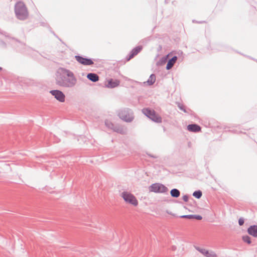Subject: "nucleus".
<instances>
[{
    "mask_svg": "<svg viewBox=\"0 0 257 257\" xmlns=\"http://www.w3.org/2000/svg\"><path fill=\"white\" fill-rule=\"evenodd\" d=\"M77 79L71 71L60 68L57 72L56 84L60 87H72L76 84Z\"/></svg>",
    "mask_w": 257,
    "mask_h": 257,
    "instance_id": "obj_1",
    "label": "nucleus"
},
{
    "mask_svg": "<svg viewBox=\"0 0 257 257\" xmlns=\"http://www.w3.org/2000/svg\"><path fill=\"white\" fill-rule=\"evenodd\" d=\"M17 17L20 20H25L28 16V11L25 4L22 2L16 3L15 8Z\"/></svg>",
    "mask_w": 257,
    "mask_h": 257,
    "instance_id": "obj_2",
    "label": "nucleus"
},
{
    "mask_svg": "<svg viewBox=\"0 0 257 257\" xmlns=\"http://www.w3.org/2000/svg\"><path fill=\"white\" fill-rule=\"evenodd\" d=\"M120 196L122 198L124 201L126 203L130 204L134 207L138 205L139 202L136 196L130 192L123 191Z\"/></svg>",
    "mask_w": 257,
    "mask_h": 257,
    "instance_id": "obj_3",
    "label": "nucleus"
},
{
    "mask_svg": "<svg viewBox=\"0 0 257 257\" xmlns=\"http://www.w3.org/2000/svg\"><path fill=\"white\" fill-rule=\"evenodd\" d=\"M143 112L151 119L156 122H161L162 121V118L153 110H151L148 108H145L143 109Z\"/></svg>",
    "mask_w": 257,
    "mask_h": 257,
    "instance_id": "obj_4",
    "label": "nucleus"
},
{
    "mask_svg": "<svg viewBox=\"0 0 257 257\" xmlns=\"http://www.w3.org/2000/svg\"><path fill=\"white\" fill-rule=\"evenodd\" d=\"M150 190L156 193H163L167 191V188L162 184L156 183L150 186Z\"/></svg>",
    "mask_w": 257,
    "mask_h": 257,
    "instance_id": "obj_5",
    "label": "nucleus"
},
{
    "mask_svg": "<svg viewBox=\"0 0 257 257\" xmlns=\"http://www.w3.org/2000/svg\"><path fill=\"white\" fill-rule=\"evenodd\" d=\"M50 93L59 101L61 102L65 101V96L62 91L58 90H51Z\"/></svg>",
    "mask_w": 257,
    "mask_h": 257,
    "instance_id": "obj_6",
    "label": "nucleus"
},
{
    "mask_svg": "<svg viewBox=\"0 0 257 257\" xmlns=\"http://www.w3.org/2000/svg\"><path fill=\"white\" fill-rule=\"evenodd\" d=\"M120 118L125 121L130 122L133 119L132 114L127 110H122L119 113Z\"/></svg>",
    "mask_w": 257,
    "mask_h": 257,
    "instance_id": "obj_7",
    "label": "nucleus"
},
{
    "mask_svg": "<svg viewBox=\"0 0 257 257\" xmlns=\"http://www.w3.org/2000/svg\"><path fill=\"white\" fill-rule=\"evenodd\" d=\"M75 59L79 63L84 65H91L93 64V62L91 59L83 58L79 56H76Z\"/></svg>",
    "mask_w": 257,
    "mask_h": 257,
    "instance_id": "obj_8",
    "label": "nucleus"
},
{
    "mask_svg": "<svg viewBox=\"0 0 257 257\" xmlns=\"http://www.w3.org/2000/svg\"><path fill=\"white\" fill-rule=\"evenodd\" d=\"M119 81L116 79H109L107 80L105 84L106 87L114 88L119 85Z\"/></svg>",
    "mask_w": 257,
    "mask_h": 257,
    "instance_id": "obj_9",
    "label": "nucleus"
},
{
    "mask_svg": "<svg viewBox=\"0 0 257 257\" xmlns=\"http://www.w3.org/2000/svg\"><path fill=\"white\" fill-rule=\"evenodd\" d=\"M188 130L190 132H198L201 131V127L197 124H189L187 126Z\"/></svg>",
    "mask_w": 257,
    "mask_h": 257,
    "instance_id": "obj_10",
    "label": "nucleus"
},
{
    "mask_svg": "<svg viewBox=\"0 0 257 257\" xmlns=\"http://www.w3.org/2000/svg\"><path fill=\"white\" fill-rule=\"evenodd\" d=\"M247 232L250 235L257 237V225L250 226L247 229Z\"/></svg>",
    "mask_w": 257,
    "mask_h": 257,
    "instance_id": "obj_11",
    "label": "nucleus"
},
{
    "mask_svg": "<svg viewBox=\"0 0 257 257\" xmlns=\"http://www.w3.org/2000/svg\"><path fill=\"white\" fill-rule=\"evenodd\" d=\"M142 49V47L141 46H139L135 49H134L132 51L131 55L128 59H127V61H129L131 59L133 58L135 55H137L138 53H139L141 50Z\"/></svg>",
    "mask_w": 257,
    "mask_h": 257,
    "instance_id": "obj_12",
    "label": "nucleus"
},
{
    "mask_svg": "<svg viewBox=\"0 0 257 257\" xmlns=\"http://www.w3.org/2000/svg\"><path fill=\"white\" fill-rule=\"evenodd\" d=\"M177 60V57L176 56H174L171 59H170L167 64L166 69L167 70L170 69L175 63Z\"/></svg>",
    "mask_w": 257,
    "mask_h": 257,
    "instance_id": "obj_13",
    "label": "nucleus"
},
{
    "mask_svg": "<svg viewBox=\"0 0 257 257\" xmlns=\"http://www.w3.org/2000/svg\"><path fill=\"white\" fill-rule=\"evenodd\" d=\"M87 77L88 79L93 82H96L99 79L98 75L94 73H89L87 74Z\"/></svg>",
    "mask_w": 257,
    "mask_h": 257,
    "instance_id": "obj_14",
    "label": "nucleus"
},
{
    "mask_svg": "<svg viewBox=\"0 0 257 257\" xmlns=\"http://www.w3.org/2000/svg\"><path fill=\"white\" fill-rule=\"evenodd\" d=\"M156 81V76L154 74H152L151 75V76H150L149 79L148 80V81L147 82H144V84H147L148 85H151L152 84H153Z\"/></svg>",
    "mask_w": 257,
    "mask_h": 257,
    "instance_id": "obj_15",
    "label": "nucleus"
},
{
    "mask_svg": "<svg viewBox=\"0 0 257 257\" xmlns=\"http://www.w3.org/2000/svg\"><path fill=\"white\" fill-rule=\"evenodd\" d=\"M171 195L172 197H178L180 195V192L176 189H173L171 191Z\"/></svg>",
    "mask_w": 257,
    "mask_h": 257,
    "instance_id": "obj_16",
    "label": "nucleus"
},
{
    "mask_svg": "<svg viewBox=\"0 0 257 257\" xmlns=\"http://www.w3.org/2000/svg\"><path fill=\"white\" fill-rule=\"evenodd\" d=\"M182 217L183 218H195L197 220H201L202 219V217L200 215H183L182 216Z\"/></svg>",
    "mask_w": 257,
    "mask_h": 257,
    "instance_id": "obj_17",
    "label": "nucleus"
},
{
    "mask_svg": "<svg viewBox=\"0 0 257 257\" xmlns=\"http://www.w3.org/2000/svg\"><path fill=\"white\" fill-rule=\"evenodd\" d=\"M193 195L196 198H200L202 196V192L200 191H195Z\"/></svg>",
    "mask_w": 257,
    "mask_h": 257,
    "instance_id": "obj_18",
    "label": "nucleus"
},
{
    "mask_svg": "<svg viewBox=\"0 0 257 257\" xmlns=\"http://www.w3.org/2000/svg\"><path fill=\"white\" fill-rule=\"evenodd\" d=\"M242 239L244 242H247L248 244L251 243L250 238L248 236L246 235L243 236Z\"/></svg>",
    "mask_w": 257,
    "mask_h": 257,
    "instance_id": "obj_19",
    "label": "nucleus"
},
{
    "mask_svg": "<svg viewBox=\"0 0 257 257\" xmlns=\"http://www.w3.org/2000/svg\"><path fill=\"white\" fill-rule=\"evenodd\" d=\"M238 223L240 225H242L244 223V220L242 218H240L238 220Z\"/></svg>",
    "mask_w": 257,
    "mask_h": 257,
    "instance_id": "obj_20",
    "label": "nucleus"
},
{
    "mask_svg": "<svg viewBox=\"0 0 257 257\" xmlns=\"http://www.w3.org/2000/svg\"><path fill=\"white\" fill-rule=\"evenodd\" d=\"M184 200L185 201H187V197H184Z\"/></svg>",
    "mask_w": 257,
    "mask_h": 257,
    "instance_id": "obj_21",
    "label": "nucleus"
},
{
    "mask_svg": "<svg viewBox=\"0 0 257 257\" xmlns=\"http://www.w3.org/2000/svg\"><path fill=\"white\" fill-rule=\"evenodd\" d=\"M170 54H168V55L166 56V57H168L170 56Z\"/></svg>",
    "mask_w": 257,
    "mask_h": 257,
    "instance_id": "obj_22",
    "label": "nucleus"
},
{
    "mask_svg": "<svg viewBox=\"0 0 257 257\" xmlns=\"http://www.w3.org/2000/svg\"><path fill=\"white\" fill-rule=\"evenodd\" d=\"M0 70H1V68H0Z\"/></svg>",
    "mask_w": 257,
    "mask_h": 257,
    "instance_id": "obj_23",
    "label": "nucleus"
}]
</instances>
